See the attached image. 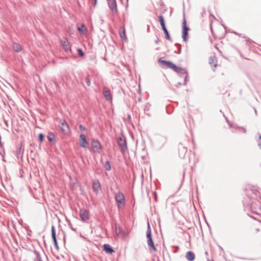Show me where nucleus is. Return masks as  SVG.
I'll return each mask as SVG.
<instances>
[{"label": "nucleus", "instance_id": "obj_1", "mask_svg": "<svg viewBox=\"0 0 261 261\" xmlns=\"http://www.w3.org/2000/svg\"><path fill=\"white\" fill-rule=\"evenodd\" d=\"M245 193V196L243 200L244 210L250 211L252 213L258 215V212L255 211L259 206L261 210V204L259 205V201L256 198L259 193L258 187L248 185L246 188Z\"/></svg>", "mask_w": 261, "mask_h": 261}, {"label": "nucleus", "instance_id": "obj_2", "mask_svg": "<svg viewBox=\"0 0 261 261\" xmlns=\"http://www.w3.org/2000/svg\"><path fill=\"white\" fill-rule=\"evenodd\" d=\"M158 62L162 65L163 68L172 69L175 72L178 73L181 77H182L183 75H185L184 77V83L183 85L185 86L187 84L189 80V74L186 69L179 67L170 61L162 60L161 58L159 59Z\"/></svg>", "mask_w": 261, "mask_h": 261}, {"label": "nucleus", "instance_id": "obj_3", "mask_svg": "<svg viewBox=\"0 0 261 261\" xmlns=\"http://www.w3.org/2000/svg\"><path fill=\"white\" fill-rule=\"evenodd\" d=\"M117 143L121 153H124L127 150L126 139L124 135H122L118 138Z\"/></svg>", "mask_w": 261, "mask_h": 261}, {"label": "nucleus", "instance_id": "obj_4", "mask_svg": "<svg viewBox=\"0 0 261 261\" xmlns=\"http://www.w3.org/2000/svg\"><path fill=\"white\" fill-rule=\"evenodd\" d=\"M190 29L187 25V21L184 15L182 23V38L185 42L188 40V31Z\"/></svg>", "mask_w": 261, "mask_h": 261}, {"label": "nucleus", "instance_id": "obj_5", "mask_svg": "<svg viewBox=\"0 0 261 261\" xmlns=\"http://www.w3.org/2000/svg\"><path fill=\"white\" fill-rule=\"evenodd\" d=\"M167 142V138L163 136H157L155 139V143L156 147L162 148Z\"/></svg>", "mask_w": 261, "mask_h": 261}, {"label": "nucleus", "instance_id": "obj_6", "mask_svg": "<svg viewBox=\"0 0 261 261\" xmlns=\"http://www.w3.org/2000/svg\"><path fill=\"white\" fill-rule=\"evenodd\" d=\"M80 216L83 222H87L90 218V212L87 209H81L80 211Z\"/></svg>", "mask_w": 261, "mask_h": 261}, {"label": "nucleus", "instance_id": "obj_7", "mask_svg": "<svg viewBox=\"0 0 261 261\" xmlns=\"http://www.w3.org/2000/svg\"><path fill=\"white\" fill-rule=\"evenodd\" d=\"M92 189L94 193L96 194H98L99 191L101 189V184L98 179L93 180L92 182Z\"/></svg>", "mask_w": 261, "mask_h": 261}, {"label": "nucleus", "instance_id": "obj_8", "mask_svg": "<svg viewBox=\"0 0 261 261\" xmlns=\"http://www.w3.org/2000/svg\"><path fill=\"white\" fill-rule=\"evenodd\" d=\"M91 146L94 151L97 152H99V150L102 148L100 142L97 139H95L92 140Z\"/></svg>", "mask_w": 261, "mask_h": 261}, {"label": "nucleus", "instance_id": "obj_9", "mask_svg": "<svg viewBox=\"0 0 261 261\" xmlns=\"http://www.w3.org/2000/svg\"><path fill=\"white\" fill-rule=\"evenodd\" d=\"M60 129L62 132L65 135L68 134L70 132L69 125L68 124L67 122L65 120H64L62 122L61 124Z\"/></svg>", "mask_w": 261, "mask_h": 261}, {"label": "nucleus", "instance_id": "obj_10", "mask_svg": "<svg viewBox=\"0 0 261 261\" xmlns=\"http://www.w3.org/2000/svg\"><path fill=\"white\" fill-rule=\"evenodd\" d=\"M115 198L117 203H125V199L122 192L119 191L118 193L116 194L115 196Z\"/></svg>", "mask_w": 261, "mask_h": 261}, {"label": "nucleus", "instance_id": "obj_11", "mask_svg": "<svg viewBox=\"0 0 261 261\" xmlns=\"http://www.w3.org/2000/svg\"><path fill=\"white\" fill-rule=\"evenodd\" d=\"M51 237H52V239L53 241L54 246H55L56 249L57 250H59V246L58 244V242H57V237H56V228L54 225H53L51 226Z\"/></svg>", "mask_w": 261, "mask_h": 261}, {"label": "nucleus", "instance_id": "obj_12", "mask_svg": "<svg viewBox=\"0 0 261 261\" xmlns=\"http://www.w3.org/2000/svg\"><path fill=\"white\" fill-rule=\"evenodd\" d=\"M80 145L83 148H87L88 145V142L87 141L85 135L82 134L80 135Z\"/></svg>", "mask_w": 261, "mask_h": 261}, {"label": "nucleus", "instance_id": "obj_13", "mask_svg": "<svg viewBox=\"0 0 261 261\" xmlns=\"http://www.w3.org/2000/svg\"><path fill=\"white\" fill-rule=\"evenodd\" d=\"M108 6L113 12L117 13V3L116 0H108Z\"/></svg>", "mask_w": 261, "mask_h": 261}, {"label": "nucleus", "instance_id": "obj_14", "mask_svg": "<svg viewBox=\"0 0 261 261\" xmlns=\"http://www.w3.org/2000/svg\"><path fill=\"white\" fill-rule=\"evenodd\" d=\"M103 249L106 253L108 254H112L115 252L113 247L108 244H105L103 245Z\"/></svg>", "mask_w": 261, "mask_h": 261}, {"label": "nucleus", "instance_id": "obj_15", "mask_svg": "<svg viewBox=\"0 0 261 261\" xmlns=\"http://www.w3.org/2000/svg\"><path fill=\"white\" fill-rule=\"evenodd\" d=\"M103 94L107 101H110L112 99L111 91L109 89L105 88L103 91Z\"/></svg>", "mask_w": 261, "mask_h": 261}, {"label": "nucleus", "instance_id": "obj_16", "mask_svg": "<svg viewBox=\"0 0 261 261\" xmlns=\"http://www.w3.org/2000/svg\"><path fill=\"white\" fill-rule=\"evenodd\" d=\"M115 233L117 236L119 237L120 234L123 235V237L125 236V232L122 231L120 226L117 223H115Z\"/></svg>", "mask_w": 261, "mask_h": 261}, {"label": "nucleus", "instance_id": "obj_17", "mask_svg": "<svg viewBox=\"0 0 261 261\" xmlns=\"http://www.w3.org/2000/svg\"><path fill=\"white\" fill-rule=\"evenodd\" d=\"M147 244L149 247V250L150 251H153L154 252H156L157 251L156 248L154 244L152 238L147 239Z\"/></svg>", "mask_w": 261, "mask_h": 261}, {"label": "nucleus", "instance_id": "obj_18", "mask_svg": "<svg viewBox=\"0 0 261 261\" xmlns=\"http://www.w3.org/2000/svg\"><path fill=\"white\" fill-rule=\"evenodd\" d=\"M186 258L188 261H194L195 259V253L191 251H189L186 253Z\"/></svg>", "mask_w": 261, "mask_h": 261}, {"label": "nucleus", "instance_id": "obj_19", "mask_svg": "<svg viewBox=\"0 0 261 261\" xmlns=\"http://www.w3.org/2000/svg\"><path fill=\"white\" fill-rule=\"evenodd\" d=\"M12 47L14 50L17 53H19L22 50L20 44L15 42H12Z\"/></svg>", "mask_w": 261, "mask_h": 261}, {"label": "nucleus", "instance_id": "obj_20", "mask_svg": "<svg viewBox=\"0 0 261 261\" xmlns=\"http://www.w3.org/2000/svg\"><path fill=\"white\" fill-rule=\"evenodd\" d=\"M162 30L164 32V33L165 35V38L166 39L168 40L170 42H172V39L170 36L169 32L168 31L166 27L165 26L164 28H162Z\"/></svg>", "mask_w": 261, "mask_h": 261}, {"label": "nucleus", "instance_id": "obj_21", "mask_svg": "<svg viewBox=\"0 0 261 261\" xmlns=\"http://www.w3.org/2000/svg\"><path fill=\"white\" fill-rule=\"evenodd\" d=\"M77 30L79 31L80 34H84L87 32V28L84 24H82L80 26L78 27Z\"/></svg>", "mask_w": 261, "mask_h": 261}, {"label": "nucleus", "instance_id": "obj_22", "mask_svg": "<svg viewBox=\"0 0 261 261\" xmlns=\"http://www.w3.org/2000/svg\"><path fill=\"white\" fill-rule=\"evenodd\" d=\"M119 35L122 40H124L125 41L127 40V38L125 34V30L124 28L123 29L122 31L120 32Z\"/></svg>", "mask_w": 261, "mask_h": 261}, {"label": "nucleus", "instance_id": "obj_23", "mask_svg": "<svg viewBox=\"0 0 261 261\" xmlns=\"http://www.w3.org/2000/svg\"><path fill=\"white\" fill-rule=\"evenodd\" d=\"M159 21L160 23L162 28H164L166 26L164 18L163 15H161L158 17Z\"/></svg>", "mask_w": 261, "mask_h": 261}, {"label": "nucleus", "instance_id": "obj_24", "mask_svg": "<svg viewBox=\"0 0 261 261\" xmlns=\"http://www.w3.org/2000/svg\"><path fill=\"white\" fill-rule=\"evenodd\" d=\"M146 238L147 239L152 238L151 230L149 224L148 223L147 231H146Z\"/></svg>", "mask_w": 261, "mask_h": 261}, {"label": "nucleus", "instance_id": "obj_25", "mask_svg": "<svg viewBox=\"0 0 261 261\" xmlns=\"http://www.w3.org/2000/svg\"><path fill=\"white\" fill-rule=\"evenodd\" d=\"M215 57H210L208 59L209 64L211 66H214V67H216L217 65L216 63H214L215 60Z\"/></svg>", "mask_w": 261, "mask_h": 261}, {"label": "nucleus", "instance_id": "obj_26", "mask_svg": "<svg viewBox=\"0 0 261 261\" xmlns=\"http://www.w3.org/2000/svg\"><path fill=\"white\" fill-rule=\"evenodd\" d=\"M55 137V135L53 133L49 132L48 135L47 136V139L49 142H52L54 140Z\"/></svg>", "mask_w": 261, "mask_h": 261}, {"label": "nucleus", "instance_id": "obj_27", "mask_svg": "<svg viewBox=\"0 0 261 261\" xmlns=\"http://www.w3.org/2000/svg\"><path fill=\"white\" fill-rule=\"evenodd\" d=\"M104 167L105 168V169L107 171H110L111 169V166L110 162L107 160L104 165Z\"/></svg>", "mask_w": 261, "mask_h": 261}, {"label": "nucleus", "instance_id": "obj_28", "mask_svg": "<svg viewBox=\"0 0 261 261\" xmlns=\"http://www.w3.org/2000/svg\"><path fill=\"white\" fill-rule=\"evenodd\" d=\"M232 33L233 34H234L235 35H238V36H239L240 37H243L244 38L246 39V41L247 42H250L251 41V40L249 38L245 36H243L242 34H239V33H237V32H236L235 31H233Z\"/></svg>", "mask_w": 261, "mask_h": 261}, {"label": "nucleus", "instance_id": "obj_29", "mask_svg": "<svg viewBox=\"0 0 261 261\" xmlns=\"http://www.w3.org/2000/svg\"><path fill=\"white\" fill-rule=\"evenodd\" d=\"M61 44L63 47H65L67 46L68 45H69L70 44L68 40L65 38L64 40L61 41Z\"/></svg>", "mask_w": 261, "mask_h": 261}, {"label": "nucleus", "instance_id": "obj_30", "mask_svg": "<svg viewBox=\"0 0 261 261\" xmlns=\"http://www.w3.org/2000/svg\"><path fill=\"white\" fill-rule=\"evenodd\" d=\"M34 252L35 254L36 255V258H37V260L38 261H42L41 256L39 254V252L36 250H34Z\"/></svg>", "mask_w": 261, "mask_h": 261}, {"label": "nucleus", "instance_id": "obj_31", "mask_svg": "<svg viewBox=\"0 0 261 261\" xmlns=\"http://www.w3.org/2000/svg\"><path fill=\"white\" fill-rule=\"evenodd\" d=\"M21 151V146L18 148L16 150L15 155L18 159H19L20 158Z\"/></svg>", "mask_w": 261, "mask_h": 261}, {"label": "nucleus", "instance_id": "obj_32", "mask_svg": "<svg viewBox=\"0 0 261 261\" xmlns=\"http://www.w3.org/2000/svg\"><path fill=\"white\" fill-rule=\"evenodd\" d=\"M175 45L178 48V51L176 53L177 54H180L181 53V44L176 43H175Z\"/></svg>", "mask_w": 261, "mask_h": 261}, {"label": "nucleus", "instance_id": "obj_33", "mask_svg": "<svg viewBox=\"0 0 261 261\" xmlns=\"http://www.w3.org/2000/svg\"><path fill=\"white\" fill-rule=\"evenodd\" d=\"M77 51L78 53V54L81 57H83L85 56V54L83 52V50L79 48H77Z\"/></svg>", "mask_w": 261, "mask_h": 261}, {"label": "nucleus", "instance_id": "obj_34", "mask_svg": "<svg viewBox=\"0 0 261 261\" xmlns=\"http://www.w3.org/2000/svg\"><path fill=\"white\" fill-rule=\"evenodd\" d=\"M38 139L40 142H42L44 139V135L42 133H40L38 135Z\"/></svg>", "mask_w": 261, "mask_h": 261}, {"label": "nucleus", "instance_id": "obj_35", "mask_svg": "<svg viewBox=\"0 0 261 261\" xmlns=\"http://www.w3.org/2000/svg\"><path fill=\"white\" fill-rule=\"evenodd\" d=\"M85 82L88 86H90L91 85V81L89 77H86L85 79Z\"/></svg>", "mask_w": 261, "mask_h": 261}, {"label": "nucleus", "instance_id": "obj_36", "mask_svg": "<svg viewBox=\"0 0 261 261\" xmlns=\"http://www.w3.org/2000/svg\"><path fill=\"white\" fill-rule=\"evenodd\" d=\"M64 47H65V50L66 51V52H67V53L68 51L71 52V48L70 44L69 45H68L67 46H65Z\"/></svg>", "mask_w": 261, "mask_h": 261}, {"label": "nucleus", "instance_id": "obj_37", "mask_svg": "<svg viewBox=\"0 0 261 261\" xmlns=\"http://www.w3.org/2000/svg\"><path fill=\"white\" fill-rule=\"evenodd\" d=\"M257 144L259 148L261 149V135H259V139L257 140Z\"/></svg>", "mask_w": 261, "mask_h": 261}, {"label": "nucleus", "instance_id": "obj_38", "mask_svg": "<svg viewBox=\"0 0 261 261\" xmlns=\"http://www.w3.org/2000/svg\"><path fill=\"white\" fill-rule=\"evenodd\" d=\"M79 129H80L81 131L83 132V131H85L86 130V127H85L84 126H83L82 124H80V126H79Z\"/></svg>", "mask_w": 261, "mask_h": 261}, {"label": "nucleus", "instance_id": "obj_39", "mask_svg": "<svg viewBox=\"0 0 261 261\" xmlns=\"http://www.w3.org/2000/svg\"><path fill=\"white\" fill-rule=\"evenodd\" d=\"M181 85V83L180 82H178L176 84V85H175L176 87H178L179 86H180Z\"/></svg>", "mask_w": 261, "mask_h": 261}, {"label": "nucleus", "instance_id": "obj_40", "mask_svg": "<svg viewBox=\"0 0 261 261\" xmlns=\"http://www.w3.org/2000/svg\"><path fill=\"white\" fill-rule=\"evenodd\" d=\"M127 119L129 120H131V116L129 114H128L127 115Z\"/></svg>", "mask_w": 261, "mask_h": 261}, {"label": "nucleus", "instance_id": "obj_41", "mask_svg": "<svg viewBox=\"0 0 261 261\" xmlns=\"http://www.w3.org/2000/svg\"><path fill=\"white\" fill-rule=\"evenodd\" d=\"M159 41H160V39H159V38H157V39H156V40H155V43L156 44H158V43H159Z\"/></svg>", "mask_w": 261, "mask_h": 261}, {"label": "nucleus", "instance_id": "obj_42", "mask_svg": "<svg viewBox=\"0 0 261 261\" xmlns=\"http://www.w3.org/2000/svg\"><path fill=\"white\" fill-rule=\"evenodd\" d=\"M248 216H249L250 218H252V219H255V218H254V217H252V216H251L249 215V214H247Z\"/></svg>", "mask_w": 261, "mask_h": 261}, {"label": "nucleus", "instance_id": "obj_43", "mask_svg": "<svg viewBox=\"0 0 261 261\" xmlns=\"http://www.w3.org/2000/svg\"><path fill=\"white\" fill-rule=\"evenodd\" d=\"M239 128H242V129L244 130V133H245V132H246V129H245V128H243V127H240Z\"/></svg>", "mask_w": 261, "mask_h": 261}, {"label": "nucleus", "instance_id": "obj_44", "mask_svg": "<svg viewBox=\"0 0 261 261\" xmlns=\"http://www.w3.org/2000/svg\"><path fill=\"white\" fill-rule=\"evenodd\" d=\"M148 110V107H147V105H146V106H145V110Z\"/></svg>", "mask_w": 261, "mask_h": 261}, {"label": "nucleus", "instance_id": "obj_45", "mask_svg": "<svg viewBox=\"0 0 261 261\" xmlns=\"http://www.w3.org/2000/svg\"><path fill=\"white\" fill-rule=\"evenodd\" d=\"M149 26L148 25L147 26V31L148 32L149 31Z\"/></svg>", "mask_w": 261, "mask_h": 261}, {"label": "nucleus", "instance_id": "obj_46", "mask_svg": "<svg viewBox=\"0 0 261 261\" xmlns=\"http://www.w3.org/2000/svg\"><path fill=\"white\" fill-rule=\"evenodd\" d=\"M225 118H226V121L227 122V123H229V121H228V120L227 119V118L226 117Z\"/></svg>", "mask_w": 261, "mask_h": 261}, {"label": "nucleus", "instance_id": "obj_47", "mask_svg": "<svg viewBox=\"0 0 261 261\" xmlns=\"http://www.w3.org/2000/svg\"><path fill=\"white\" fill-rule=\"evenodd\" d=\"M205 254L206 255H208V253H207V251L205 252Z\"/></svg>", "mask_w": 261, "mask_h": 261}, {"label": "nucleus", "instance_id": "obj_48", "mask_svg": "<svg viewBox=\"0 0 261 261\" xmlns=\"http://www.w3.org/2000/svg\"><path fill=\"white\" fill-rule=\"evenodd\" d=\"M96 1H97V0H95V3H94L95 5H96Z\"/></svg>", "mask_w": 261, "mask_h": 261}, {"label": "nucleus", "instance_id": "obj_49", "mask_svg": "<svg viewBox=\"0 0 261 261\" xmlns=\"http://www.w3.org/2000/svg\"><path fill=\"white\" fill-rule=\"evenodd\" d=\"M222 25H223V27L225 29H226V27H225V26L224 24H222Z\"/></svg>", "mask_w": 261, "mask_h": 261}, {"label": "nucleus", "instance_id": "obj_50", "mask_svg": "<svg viewBox=\"0 0 261 261\" xmlns=\"http://www.w3.org/2000/svg\"><path fill=\"white\" fill-rule=\"evenodd\" d=\"M1 148H0V150H1V151L2 152V150H1ZM2 150H3V151H4V149H3V147L2 148Z\"/></svg>", "mask_w": 261, "mask_h": 261}, {"label": "nucleus", "instance_id": "obj_51", "mask_svg": "<svg viewBox=\"0 0 261 261\" xmlns=\"http://www.w3.org/2000/svg\"><path fill=\"white\" fill-rule=\"evenodd\" d=\"M72 229L73 230H74V231H76V230H75V229H74V228H72Z\"/></svg>", "mask_w": 261, "mask_h": 261}, {"label": "nucleus", "instance_id": "obj_52", "mask_svg": "<svg viewBox=\"0 0 261 261\" xmlns=\"http://www.w3.org/2000/svg\"><path fill=\"white\" fill-rule=\"evenodd\" d=\"M101 21H102V23L103 22V19H101Z\"/></svg>", "mask_w": 261, "mask_h": 261}, {"label": "nucleus", "instance_id": "obj_53", "mask_svg": "<svg viewBox=\"0 0 261 261\" xmlns=\"http://www.w3.org/2000/svg\"><path fill=\"white\" fill-rule=\"evenodd\" d=\"M255 113H256V110L254 109Z\"/></svg>", "mask_w": 261, "mask_h": 261}]
</instances>
